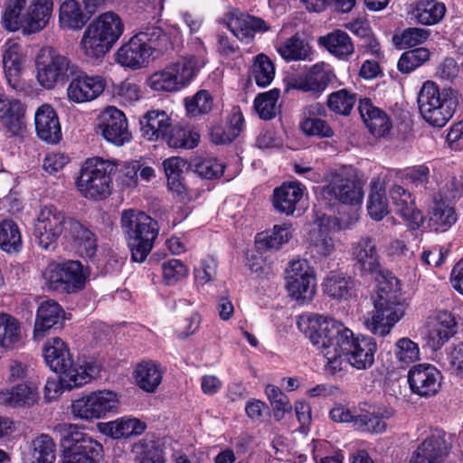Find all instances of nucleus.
Instances as JSON below:
<instances>
[{"label": "nucleus", "instance_id": "bb28decb", "mask_svg": "<svg viewBox=\"0 0 463 463\" xmlns=\"http://www.w3.org/2000/svg\"><path fill=\"white\" fill-rule=\"evenodd\" d=\"M69 224L66 239L73 241L74 248L80 256L93 261L98 250L95 234L78 221H71Z\"/></svg>", "mask_w": 463, "mask_h": 463}, {"label": "nucleus", "instance_id": "603ef678", "mask_svg": "<svg viewBox=\"0 0 463 463\" xmlns=\"http://www.w3.org/2000/svg\"><path fill=\"white\" fill-rule=\"evenodd\" d=\"M280 56L288 61H305L310 59L311 47L299 36L294 35L277 47Z\"/></svg>", "mask_w": 463, "mask_h": 463}, {"label": "nucleus", "instance_id": "f257e3e1", "mask_svg": "<svg viewBox=\"0 0 463 463\" xmlns=\"http://www.w3.org/2000/svg\"><path fill=\"white\" fill-rule=\"evenodd\" d=\"M297 324L298 329L326 358L325 370L331 374L338 373L340 360L336 348L347 327L330 317L317 313L300 315Z\"/></svg>", "mask_w": 463, "mask_h": 463}, {"label": "nucleus", "instance_id": "4c0bfd02", "mask_svg": "<svg viewBox=\"0 0 463 463\" xmlns=\"http://www.w3.org/2000/svg\"><path fill=\"white\" fill-rule=\"evenodd\" d=\"M318 43L339 60L348 59L354 52L350 36L342 30H335L319 38Z\"/></svg>", "mask_w": 463, "mask_h": 463}, {"label": "nucleus", "instance_id": "13d9d810", "mask_svg": "<svg viewBox=\"0 0 463 463\" xmlns=\"http://www.w3.org/2000/svg\"><path fill=\"white\" fill-rule=\"evenodd\" d=\"M280 90L277 88L259 94L254 100V108L260 118L265 120L273 118L278 110Z\"/></svg>", "mask_w": 463, "mask_h": 463}, {"label": "nucleus", "instance_id": "680f3d73", "mask_svg": "<svg viewBox=\"0 0 463 463\" xmlns=\"http://www.w3.org/2000/svg\"><path fill=\"white\" fill-rule=\"evenodd\" d=\"M430 36V31L410 27L395 33L392 43L398 49H407L423 43Z\"/></svg>", "mask_w": 463, "mask_h": 463}, {"label": "nucleus", "instance_id": "c03bdc74", "mask_svg": "<svg viewBox=\"0 0 463 463\" xmlns=\"http://www.w3.org/2000/svg\"><path fill=\"white\" fill-rule=\"evenodd\" d=\"M53 8L52 0H33L28 6L27 34L43 30L48 24Z\"/></svg>", "mask_w": 463, "mask_h": 463}, {"label": "nucleus", "instance_id": "4468645a", "mask_svg": "<svg viewBox=\"0 0 463 463\" xmlns=\"http://www.w3.org/2000/svg\"><path fill=\"white\" fill-rule=\"evenodd\" d=\"M97 128L107 141L118 146L129 143L132 139L127 117L116 107H107L100 112Z\"/></svg>", "mask_w": 463, "mask_h": 463}, {"label": "nucleus", "instance_id": "58836bf2", "mask_svg": "<svg viewBox=\"0 0 463 463\" xmlns=\"http://www.w3.org/2000/svg\"><path fill=\"white\" fill-rule=\"evenodd\" d=\"M353 279L343 273L332 271L323 280L322 290L332 299L346 300L352 296Z\"/></svg>", "mask_w": 463, "mask_h": 463}, {"label": "nucleus", "instance_id": "69168bd1", "mask_svg": "<svg viewBox=\"0 0 463 463\" xmlns=\"http://www.w3.org/2000/svg\"><path fill=\"white\" fill-rule=\"evenodd\" d=\"M265 393L272 406L276 420H281L286 413L291 411L292 406L288 396L279 387L268 384L265 388Z\"/></svg>", "mask_w": 463, "mask_h": 463}, {"label": "nucleus", "instance_id": "bf43d9fd", "mask_svg": "<svg viewBox=\"0 0 463 463\" xmlns=\"http://www.w3.org/2000/svg\"><path fill=\"white\" fill-rule=\"evenodd\" d=\"M94 402V409L98 419L116 411L119 405V397L117 392L110 390H100L90 392Z\"/></svg>", "mask_w": 463, "mask_h": 463}, {"label": "nucleus", "instance_id": "a878e982", "mask_svg": "<svg viewBox=\"0 0 463 463\" xmlns=\"http://www.w3.org/2000/svg\"><path fill=\"white\" fill-rule=\"evenodd\" d=\"M351 254L364 272L377 273L380 271V257L374 240L371 237H361L351 247Z\"/></svg>", "mask_w": 463, "mask_h": 463}, {"label": "nucleus", "instance_id": "ddd939ff", "mask_svg": "<svg viewBox=\"0 0 463 463\" xmlns=\"http://www.w3.org/2000/svg\"><path fill=\"white\" fill-rule=\"evenodd\" d=\"M321 196L329 204L338 202L355 205L362 203L364 192L355 178L339 172L332 175L328 184L322 188Z\"/></svg>", "mask_w": 463, "mask_h": 463}, {"label": "nucleus", "instance_id": "8fccbe9b", "mask_svg": "<svg viewBox=\"0 0 463 463\" xmlns=\"http://www.w3.org/2000/svg\"><path fill=\"white\" fill-rule=\"evenodd\" d=\"M22 233L18 224L11 220L0 222V248L7 253H17L22 250Z\"/></svg>", "mask_w": 463, "mask_h": 463}, {"label": "nucleus", "instance_id": "aec40b11", "mask_svg": "<svg viewBox=\"0 0 463 463\" xmlns=\"http://www.w3.org/2000/svg\"><path fill=\"white\" fill-rule=\"evenodd\" d=\"M25 112L26 106L21 100L0 96V128L11 137L23 136Z\"/></svg>", "mask_w": 463, "mask_h": 463}, {"label": "nucleus", "instance_id": "7ed1b4c3", "mask_svg": "<svg viewBox=\"0 0 463 463\" xmlns=\"http://www.w3.org/2000/svg\"><path fill=\"white\" fill-rule=\"evenodd\" d=\"M121 228L127 237L132 260L142 263L158 235L157 222L143 212L129 209L122 213Z\"/></svg>", "mask_w": 463, "mask_h": 463}, {"label": "nucleus", "instance_id": "f3484780", "mask_svg": "<svg viewBox=\"0 0 463 463\" xmlns=\"http://www.w3.org/2000/svg\"><path fill=\"white\" fill-rule=\"evenodd\" d=\"M448 454L445 432L434 430L418 446L409 463H444Z\"/></svg>", "mask_w": 463, "mask_h": 463}, {"label": "nucleus", "instance_id": "4be33fe9", "mask_svg": "<svg viewBox=\"0 0 463 463\" xmlns=\"http://www.w3.org/2000/svg\"><path fill=\"white\" fill-rule=\"evenodd\" d=\"M226 24L238 40L246 43L253 39L255 33H263L269 30L265 21L262 19L237 10L232 11L227 14Z\"/></svg>", "mask_w": 463, "mask_h": 463}, {"label": "nucleus", "instance_id": "4d7b16f0", "mask_svg": "<svg viewBox=\"0 0 463 463\" xmlns=\"http://www.w3.org/2000/svg\"><path fill=\"white\" fill-rule=\"evenodd\" d=\"M165 140L171 147L192 149L198 145L200 135L194 129L171 126Z\"/></svg>", "mask_w": 463, "mask_h": 463}, {"label": "nucleus", "instance_id": "5fc2aeb1", "mask_svg": "<svg viewBox=\"0 0 463 463\" xmlns=\"http://www.w3.org/2000/svg\"><path fill=\"white\" fill-rule=\"evenodd\" d=\"M167 185L176 194H183L185 190L183 184V173L186 167V161L179 156H172L163 162Z\"/></svg>", "mask_w": 463, "mask_h": 463}, {"label": "nucleus", "instance_id": "473e14b6", "mask_svg": "<svg viewBox=\"0 0 463 463\" xmlns=\"http://www.w3.org/2000/svg\"><path fill=\"white\" fill-rule=\"evenodd\" d=\"M89 26L112 45L124 33L122 19L118 14L111 11L99 14Z\"/></svg>", "mask_w": 463, "mask_h": 463}, {"label": "nucleus", "instance_id": "5701e85b", "mask_svg": "<svg viewBox=\"0 0 463 463\" xmlns=\"http://www.w3.org/2000/svg\"><path fill=\"white\" fill-rule=\"evenodd\" d=\"M390 197L396 213L404 219L408 226L413 230L419 228L424 217L416 208L411 194L401 185H393L390 190Z\"/></svg>", "mask_w": 463, "mask_h": 463}, {"label": "nucleus", "instance_id": "0eeeda50", "mask_svg": "<svg viewBox=\"0 0 463 463\" xmlns=\"http://www.w3.org/2000/svg\"><path fill=\"white\" fill-rule=\"evenodd\" d=\"M57 429L63 447L61 463H98L96 458L102 450L99 442L81 431L78 425L62 423Z\"/></svg>", "mask_w": 463, "mask_h": 463}, {"label": "nucleus", "instance_id": "412c9836", "mask_svg": "<svg viewBox=\"0 0 463 463\" xmlns=\"http://www.w3.org/2000/svg\"><path fill=\"white\" fill-rule=\"evenodd\" d=\"M145 36L135 34L116 53V60L121 66L132 70L146 67L150 59L149 48L144 43Z\"/></svg>", "mask_w": 463, "mask_h": 463}, {"label": "nucleus", "instance_id": "cd10ccee", "mask_svg": "<svg viewBox=\"0 0 463 463\" xmlns=\"http://www.w3.org/2000/svg\"><path fill=\"white\" fill-rule=\"evenodd\" d=\"M38 401V388L33 383H19L0 392V403L14 408H30Z\"/></svg>", "mask_w": 463, "mask_h": 463}, {"label": "nucleus", "instance_id": "1a4fd4ad", "mask_svg": "<svg viewBox=\"0 0 463 463\" xmlns=\"http://www.w3.org/2000/svg\"><path fill=\"white\" fill-rule=\"evenodd\" d=\"M75 221L52 204L42 206L33 223V236L40 247L45 250L56 246L61 235L68 237L69 222Z\"/></svg>", "mask_w": 463, "mask_h": 463}, {"label": "nucleus", "instance_id": "2eb2a0df", "mask_svg": "<svg viewBox=\"0 0 463 463\" xmlns=\"http://www.w3.org/2000/svg\"><path fill=\"white\" fill-rule=\"evenodd\" d=\"M441 373L430 364L414 365L408 373L411 391L420 397L435 395L441 386Z\"/></svg>", "mask_w": 463, "mask_h": 463}, {"label": "nucleus", "instance_id": "f03ea898", "mask_svg": "<svg viewBox=\"0 0 463 463\" xmlns=\"http://www.w3.org/2000/svg\"><path fill=\"white\" fill-rule=\"evenodd\" d=\"M402 288L395 277L382 276L373 297L374 311L365 321L366 328L373 335L385 336L405 314L406 305Z\"/></svg>", "mask_w": 463, "mask_h": 463}, {"label": "nucleus", "instance_id": "a211bd4d", "mask_svg": "<svg viewBox=\"0 0 463 463\" xmlns=\"http://www.w3.org/2000/svg\"><path fill=\"white\" fill-rule=\"evenodd\" d=\"M105 87L106 80L102 76L82 73L70 81L66 92L70 101L80 104L96 99Z\"/></svg>", "mask_w": 463, "mask_h": 463}, {"label": "nucleus", "instance_id": "6e6d98bb", "mask_svg": "<svg viewBox=\"0 0 463 463\" xmlns=\"http://www.w3.org/2000/svg\"><path fill=\"white\" fill-rule=\"evenodd\" d=\"M22 337L19 321L11 315L0 314V346L13 348Z\"/></svg>", "mask_w": 463, "mask_h": 463}, {"label": "nucleus", "instance_id": "c9c22d12", "mask_svg": "<svg viewBox=\"0 0 463 463\" xmlns=\"http://www.w3.org/2000/svg\"><path fill=\"white\" fill-rule=\"evenodd\" d=\"M171 125V119L165 111L152 110L141 121V132L147 140L165 139Z\"/></svg>", "mask_w": 463, "mask_h": 463}, {"label": "nucleus", "instance_id": "f704fd0d", "mask_svg": "<svg viewBox=\"0 0 463 463\" xmlns=\"http://www.w3.org/2000/svg\"><path fill=\"white\" fill-rule=\"evenodd\" d=\"M60 374L59 378L49 379L44 386V395L48 401L55 400L64 391H71L75 387L81 386L94 378L90 377L86 371L71 373V377H66V373Z\"/></svg>", "mask_w": 463, "mask_h": 463}, {"label": "nucleus", "instance_id": "6ab92c4d", "mask_svg": "<svg viewBox=\"0 0 463 463\" xmlns=\"http://www.w3.org/2000/svg\"><path fill=\"white\" fill-rule=\"evenodd\" d=\"M335 78V75L329 65L325 62L317 63L307 73L294 78L290 87L319 96Z\"/></svg>", "mask_w": 463, "mask_h": 463}, {"label": "nucleus", "instance_id": "052dcab7", "mask_svg": "<svg viewBox=\"0 0 463 463\" xmlns=\"http://www.w3.org/2000/svg\"><path fill=\"white\" fill-rule=\"evenodd\" d=\"M138 34L145 36L144 43L149 48V54H162L171 47L169 35L160 27H150Z\"/></svg>", "mask_w": 463, "mask_h": 463}, {"label": "nucleus", "instance_id": "de8ad7c7", "mask_svg": "<svg viewBox=\"0 0 463 463\" xmlns=\"http://www.w3.org/2000/svg\"><path fill=\"white\" fill-rule=\"evenodd\" d=\"M137 385L145 392H154L162 381V372L152 361L139 363L134 372Z\"/></svg>", "mask_w": 463, "mask_h": 463}, {"label": "nucleus", "instance_id": "3c124183", "mask_svg": "<svg viewBox=\"0 0 463 463\" xmlns=\"http://www.w3.org/2000/svg\"><path fill=\"white\" fill-rule=\"evenodd\" d=\"M458 220L453 207L444 202H436L432 206L429 225L435 232L448 231Z\"/></svg>", "mask_w": 463, "mask_h": 463}, {"label": "nucleus", "instance_id": "338daca9", "mask_svg": "<svg viewBox=\"0 0 463 463\" xmlns=\"http://www.w3.org/2000/svg\"><path fill=\"white\" fill-rule=\"evenodd\" d=\"M184 105L190 117H197L212 110L213 98L209 91L201 90L194 95L185 98Z\"/></svg>", "mask_w": 463, "mask_h": 463}, {"label": "nucleus", "instance_id": "79ce46f5", "mask_svg": "<svg viewBox=\"0 0 463 463\" xmlns=\"http://www.w3.org/2000/svg\"><path fill=\"white\" fill-rule=\"evenodd\" d=\"M366 209L369 216L374 221H381L389 213L385 186L380 180L371 182Z\"/></svg>", "mask_w": 463, "mask_h": 463}, {"label": "nucleus", "instance_id": "7c9ffc66", "mask_svg": "<svg viewBox=\"0 0 463 463\" xmlns=\"http://www.w3.org/2000/svg\"><path fill=\"white\" fill-rule=\"evenodd\" d=\"M303 194L304 187L299 183H284L273 192V206L279 213L291 215Z\"/></svg>", "mask_w": 463, "mask_h": 463}, {"label": "nucleus", "instance_id": "a19ab883", "mask_svg": "<svg viewBox=\"0 0 463 463\" xmlns=\"http://www.w3.org/2000/svg\"><path fill=\"white\" fill-rule=\"evenodd\" d=\"M87 16L76 0H65L59 8V24L61 28L71 31L80 30L88 22Z\"/></svg>", "mask_w": 463, "mask_h": 463}, {"label": "nucleus", "instance_id": "e433bc0d", "mask_svg": "<svg viewBox=\"0 0 463 463\" xmlns=\"http://www.w3.org/2000/svg\"><path fill=\"white\" fill-rule=\"evenodd\" d=\"M112 44L97 33L89 25L86 27L80 41L82 55L90 61L103 58L112 48Z\"/></svg>", "mask_w": 463, "mask_h": 463}, {"label": "nucleus", "instance_id": "dca6fc26", "mask_svg": "<svg viewBox=\"0 0 463 463\" xmlns=\"http://www.w3.org/2000/svg\"><path fill=\"white\" fill-rule=\"evenodd\" d=\"M317 231L310 236L309 249L313 255L326 258L335 250V241L331 233L341 230V223L335 216L322 215L317 219Z\"/></svg>", "mask_w": 463, "mask_h": 463}, {"label": "nucleus", "instance_id": "393cba45", "mask_svg": "<svg viewBox=\"0 0 463 463\" xmlns=\"http://www.w3.org/2000/svg\"><path fill=\"white\" fill-rule=\"evenodd\" d=\"M359 113L369 131L377 137H384L392 128V122L388 115L374 106L370 99H360Z\"/></svg>", "mask_w": 463, "mask_h": 463}, {"label": "nucleus", "instance_id": "6e6552de", "mask_svg": "<svg viewBox=\"0 0 463 463\" xmlns=\"http://www.w3.org/2000/svg\"><path fill=\"white\" fill-rule=\"evenodd\" d=\"M377 351L375 340L371 336L355 335L347 328L337 344L336 352L339 355L340 368L345 361L356 370H367L374 364V356Z\"/></svg>", "mask_w": 463, "mask_h": 463}, {"label": "nucleus", "instance_id": "774afa93", "mask_svg": "<svg viewBox=\"0 0 463 463\" xmlns=\"http://www.w3.org/2000/svg\"><path fill=\"white\" fill-rule=\"evenodd\" d=\"M394 355L402 366H408L420 359V347L408 337H402L395 343Z\"/></svg>", "mask_w": 463, "mask_h": 463}, {"label": "nucleus", "instance_id": "c756f323", "mask_svg": "<svg viewBox=\"0 0 463 463\" xmlns=\"http://www.w3.org/2000/svg\"><path fill=\"white\" fill-rule=\"evenodd\" d=\"M99 428L107 436L121 439L141 435L146 430V425L137 418L123 416L111 421L100 423Z\"/></svg>", "mask_w": 463, "mask_h": 463}, {"label": "nucleus", "instance_id": "ea45409f", "mask_svg": "<svg viewBox=\"0 0 463 463\" xmlns=\"http://www.w3.org/2000/svg\"><path fill=\"white\" fill-rule=\"evenodd\" d=\"M322 112H324V109L319 103L310 105L304 109L300 128L305 134L324 137L333 136L330 126L325 120L316 118L317 115H321Z\"/></svg>", "mask_w": 463, "mask_h": 463}, {"label": "nucleus", "instance_id": "39448f33", "mask_svg": "<svg viewBox=\"0 0 463 463\" xmlns=\"http://www.w3.org/2000/svg\"><path fill=\"white\" fill-rule=\"evenodd\" d=\"M422 118L431 126L441 128L452 118L458 104V92L452 89L439 90L433 81H426L418 97Z\"/></svg>", "mask_w": 463, "mask_h": 463}, {"label": "nucleus", "instance_id": "20e7f679", "mask_svg": "<svg viewBox=\"0 0 463 463\" xmlns=\"http://www.w3.org/2000/svg\"><path fill=\"white\" fill-rule=\"evenodd\" d=\"M205 49L197 55H187L156 71L147 79V85L156 91L172 92L186 87L205 65Z\"/></svg>", "mask_w": 463, "mask_h": 463}, {"label": "nucleus", "instance_id": "72a5a7b5", "mask_svg": "<svg viewBox=\"0 0 463 463\" xmlns=\"http://www.w3.org/2000/svg\"><path fill=\"white\" fill-rule=\"evenodd\" d=\"M27 15L26 0H7L5 12L1 16V23L9 32L22 30L24 34H27Z\"/></svg>", "mask_w": 463, "mask_h": 463}, {"label": "nucleus", "instance_id": "9b49d317", "mask_svg": "<svg viewBox=\"0 0 463 463\" xmlns=\"http://www.w3.org/2000/svg\"><path fill=\"white\" fill-rule=\"evenodd\" d=\"M43 356L46 364L57 373H66V377H71V373L86 371L90 377H95L99 371V365L95 363H85L83 364L72 360L71 354L66 343L59 337H53L47 341Z\"/></svg>", "mask_w": 463, "mask_h": 463}, {"label": "nucleus", "instance_id": "f8f14e48", "mask_svg": "<svg viewBox=\"0 0 463 463\" xmlns=\"http://www.w3.org/2000/svg\"><path fill=\"white\" fill-rule=\"evenodd\" d=\"M36 79L38 83L47 90L68 77L71 61L51 47L43 48L36 57Z\"/></svg>", "mask_w": 463, "mask_h": 463}, {"label": "nucleus", "instance_id": "49530a36", "mask_svg": "<svg viewBox=\"0 0 463 463\" xmlns=\"http://www.w3.org/2000/svg\"><path fill=\"white\" fill-rule=\"evenodd\" d=\"M63 291L74 293L85 287L89 269L78 260H68L62 263Z\"/></svg>", "mask_w": 463, "mask_h": 463}, {"label": "nucleus", "instance_id": "b1692460", "mask_svg": "<svg viewBox=\"0 0 463 463\" xmlns=\"http://www.w3.org/2000/svg\"><path fill=\"white\" fill-rule=\"evenodd\" d=\"M35 129L38 137L48 143L55 144L61 137V126L53 107L44 103L34 114Z\"/></svg>", "mask_w": 463, "mask_h": 463}, {"label": "nucleus", "instance_id": "e2e57ef3", "mask_svg": "<svg viewBox=\"0 0 463 463\" xmlns=\"http://www.w3.org/2000/svg\"><path fill=\"white\" fill-rule=\"evenodd\" d=\"M252 74L258 86L267 87L274 80L275 66L267 55L259 54L252 65Z\"/></svg>", "mask_w": 463, "mask_h": 463}, {"label": "nucleus", "instance_id": "37998d69", "mask_svg": "<svg viewBox=\"0 0 463 463\" xmlns=\"http://www.w3.org/2000/svg\"><path fill=\"white\" fill-rule=\"evenodd\" d=\"M3 55V65L6 80L10 86L17 89L20 84L23 55L21 46L15 43H8Z\"/></svg>", "mask_w": 463, "mask_h": 463}, {"label": "nucleus", "instance_id": "c85d7f7f", "mask_svg": "<svg viewBox=\"0 0 463 463\" xmlns=\"http://www.w3.org/2000/svg\"><path fill=\"white\" fill-rule=\"evenodd\" d=\"M64 319V311L54 300H46L41 303L36 313L33 336L43 338L55 325Z\"/></svg>", "mask_w": 463, "mask_h": 463}, {"label": "nucleus", "instance_id": "2f4dec72", "mask_svg": "<svg viewBox=\"0 0 463 463\" xmlns=\"http://www.w3.org/2000/svg\"><path fill=\"white\" fill-rule=\"evenodd\" d=\"M56 444L48 434H41L33 439L24 454V463H55Z\"/></svg>", "mask_w": 463, "mask_h": 463}, {"label": "nucleus", "instance_id": "a18cd8bd", "mask_svg": "<svg viewBox=\"0 0 463 463\" xmlns=\"http://www.w3.org/2000/svg\"><path fill=\"white\" fill-rule=\"evenodd\" d=\"M392 416L391 411H368L358 409L354 428L360 431L382 433L386 430L385 420Z\"/></svg>", "mask_w": 463, "mask_h": 463}, {"label": "nucleus", "instance_id": "0e129e2a", "mask_svg": "<svg viewBox=\"0 0 463 463\" xmlns=\"http://www.w3.org/2000/svg\"><path fill=\"white\" fill-rule=\"evenodd\" d=\"M430 55V51L424 47L404 52L398 61L397 68L402 73H410L429 61Z\"/></svg>", "mask_w": 463, "mask_h": 463}, {"label": "nucleus", "instance_id": "09e8293b", "mask_svg": "<svg viewBox=\"0 0 463 463\" xmlns=\"http://www.w3.org/2000/svg\"><path fill=\"white\" fill-rule=\"evenodd\" d=\"M446 7L436 0H423L416 4L411 14L418 23L432 25L439 23L445 15Z\"/></svg>", "mask_w": 463, "mask_h": 463}, {"label": "nucleus", "instance_id": "423d86ee", "mask_svg": "<svg viewBox=\"0 0 463 463\" xmlns=\"http://www.w3.org/2000/svg\"><path fill=\"white\" fill-rule=\"evenodd\" d=\"M117 165L110 160L93 157L86 160L77 178L76 184L82 196L92 200H102L112 191V175Z\"/></svg>", "mask_w": 463, "mask_h": 463}, {"label": "nucleus", "instance_id": "864d4df0", "mask_svg": "<svg viewBox=\"0 0 463 463\" xmlns=\"http://www.w3.org/2000/svg\"><path fill=\"white\" fill-rule=\"evenodd\" d=\"M292 236L291 226L288 223L275 225L271 231L259 233L256 243L260 248L279 249L287 243Z\"/></svg>", "mask_w": 463, "mask_h": 463}, {"label": "nucleus", "instance_id": "9d476101", "mask_svg": "<svg viewBox=\"0 0 463 463\" xmlns=\"http://www.w3.org/2000/svg\"><path fill=\"white\" fill-rule=\"evenodd\" d=\"M286 288L289 297L298 303H309L317 292L316 274L308 261L298 259L290 261L286 269Z\"/></svg>", "mask_w": 463, "mask_h": 463}]
</instances>
